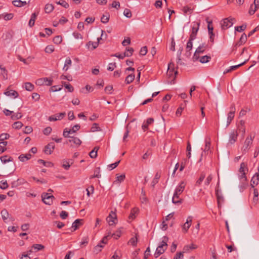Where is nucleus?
Wrapping results in <instances>:
<instances>
[{"instance_id": "nucleus-1", "label": "nucleus", "mask_w": 259, "mask_h": 259, "mask_svg": "<svg viewBox=\"0 0 259 259\" xmlns=\"http://www.w3.org/2000/svg\"><path fill=\"white\" fill-rule=\"evenodd\" d=\"M186 183L184 181H182L180 185L176 188L172 198V202L176 204H180L182 203L183 200L180 199L179 200H176V198L179 197V195L184 191Z\"/></svg>"}, {"instance_id": "nucleus-2", "label": "nucleus", "mask_w": 259, "mask_h": 259, "mask_svg": "<svg viewBox=\"0 0 259 259\" xmlns=\"http://www.w3.org/2000/svg\"><path fill=\"white\" fill-rule=\"evenodd\" d=\"M167 241L168 238L166 236H164L161 244L157 247L154 253V256L155 258H157L165 251L167 246L166 243Z\"/></svg>"}, {"instance_id": "nucleus-3", "label": "nucleus", "mask_w": 259, "mask_h": 259, "mask_svg": "<svg viewBox=\"0 0 259 259\" xmlns=\"http://www.w3.org/2000/svg\"><path fill=\"white\" fill-rule=\"evenodd\" d=\"M254 138V136H252L251 135H249L245 140L244 143V145L242 148V150L243 152H247L249 150L250 146L252 144L253 140Z\"/></svg>"}, {"instance_id": "nucleus-4", "label": "nucleus", "mask_w": 259, "mask_h": 259, "mask_svg": "<svg viewBox=\"0 0 259 259\" xmlns=\"http://www.w3.org/2000/svg\"><path fill=\"white\" fill-rule=\"evenodd\" d=\"M234 18H227L223 20L221 22V26L223 29H226L231 27L233 24Z\"/></svg>"}, {"instance_id": "nucleus-5", "label": "nucleus", "mask_w": 259, "mask_h": 259, "mask_svg": "<svg viewBox=\"0 0 259 259\" xmlns=\"http://www.w3.org/2000/svg\"><path fill=\"white\" fill-rule=\"evenodd\" d=\"M200 22H194V24L192 28L191 33L189 38L191 40H194L196 38V35L199 28Z\"/></svg>"}, {"instance_id": "nucleus-6", "label": "nucleus", "mask_w": 259, "mask_h": 259, "mask_svg": "<svg viewBox=\"0 0 259 259\" xmlns=\"http://www.w3.org/2000/svg\"><path fill=\"white\" fill-rule=\"evenodd\" d=\"M106 221L110 226L115 224L117 221L116 214L115 211H111L106 218Z\"/></svg>"}, {"instance_id": "nucleus-7", "label": "nucleus", "mask_w": 259, "mask_h": 259, "mask_svg": "<svg viewBox=\"0 0 259 259\" xmlns=\"http://www.w3.org/2000/svg\"><path fill=\"white\" fill-rule=\"evenodd\" d=\"M54 199V197L52 195H50L49 193H44L42 195V200L43 202L48 205H51L53 202V200Z\"/></svg>"}, {"instance_id": "nucleus-8", "label": "nucleus", "mask_w": 259, "mask_h": 259, "mask_svg": "<svg viewBox=\"0 0 259 259\" xmlns=\"http://www.w3.org/2000/svg\"><path fill=\"white\" fill-rule=\"evenodd\" d=\"M53 82V80L51 79H49L47 77L39 78L36 80V84L38 85H51Z\"/></svg>"}, {"instance_id": "nucleus-9", "label": "nucleus", "mask_w": 259, "mask_h": 259, "mask_svg": "<svg viewBox=\"0 0 259 259\" xmlns=\"http://www.w3.org/2000/svg\"><path fill=\"white\" fill-rule=\"evenodd\" d=\"M237 137V131L235 130H233L229 135V143L230 144H234L236 141Z\"/></svg>"}, {"instance_id": "nucleus-10", "label": "nucleus", "mask_w": 259, "mask_h": 259, "mask_svg": "<svg viewBox=\"0 0 259 259\" xmlns=\"http://www.w3.org/2000/svg\"><path fill=\"white\" fill-rule=\"evenodd\" d=\"M65 115H66V113L65 112H63L62 113H60L59 114H56L55 115L50 116L49 118V120L50 121L61 120V119H63L65 117Z\"/></svg>"}, {"instance_id": "nucleus-11", "label": "nucleus", "mask_w": 259, "mask_h": 259, "mask_svg": "<svg viewBox=\"0 0 259 259\" xmlns=\"http://www.w3.org/2000/svg\"><path fill=\"white\" fill-rule=\"evenodd\" d=\"M55 144L53 142L49 143L45 147L44 151L47 154H51L55 148Z\"/></svg>"}, {"instance_id": "nucleus-12", "label": "nucleus", "mask_w": 259, "mask_h": 259, "mask_svg": "<svg viewBox=\"0 0 259 259\" xmlns=\"http://www.w3.org/2000/svg\"><path fill=\"white\" fill-rule=\"evenodd\" d=\"M103 33H105V31L103 30H102V34L100 38H98V41L97 42H93L91 41H90L88 42L86 46L88 48H90V46H92V50H94L96 48H97L99 45V41H100V39H102V37L103 36Z\"/></svg>"}, {"instance_id": "nucleus-13", "label": "nucleus", "mask_w": 259, "mask_h": 259, "mask_svg": "<svg viewBox=\"0 0 259 259\" xmlns=\"http://www.w3.org/2000/svg\"><path fill=\"white\" fill-rule=\"evenodd\" d=\"M205 49H202V47H198V48L196 50L193 56L192 59L193 61L195 62L198 60L199 58V54L200 53H203Z\"/></svg>"}, {"instance_id": "nucleus-14", "label": "nucleus", "mask_w": 259, "mask_h": 259, "mask_svg": "<svg viewBox=\"0 0 259 259\" xmlns=\"http://www.w3.org/2000/svg\"><path fill=\"white\" fill-rule=\"evenodd\" d=\"M192 221V218L191 216H189L187 219L186 222L183 225V230L186 233L187 232L188 230L189 229L191 223Z\"/></svg>"}, {"instance_id": "nucleus-15", "label": "nucleus", "mask_w": 259, "mask_h": 259, "mask_svg": "<svg viewBox=\"0 0 259 259\" xmlns=\"http://www.w3.org/2000/svg\"><path fill=\"white\" fill-rule=\"evenodd\" d=\"M259 181V173H255V175L253 176L251 180V186L252 188H254V186H256Z\"/></svg>"}, {"instance_id": "nucleus-16", "label": "nucleus", "mask_w": 259, "mask_h": 259, "mask_svg": "<svg viewBox=\"0 0 259 259\" xmlns=\"http://www.w3.org/2000/svg\"><path fill=\"white\" fill-rule=\"evenodd\" d=\"M247 40V36L244 33L242 34L239 40L235 44L234 48L236 49L237 47L240 46L242 44H244Z\"/></svg>"}, {"instance_id": "nucleus-17", "label": "nucleus", "mask_w": 259, "mask_h": 259, "mask_svg": "<svg viewBox=\"0 0 259 259\" xmlns=\"http://www.w3.org/2000/svg\"><path fill=\"white\" fill-rule=\"evenodd\" d=\"M240 175L239 176L240 179L241 180L242 185L241 187L244 189L245 188L246 186L247 185V178L245 176V172L240 173Z\"/></svg>"}, {"instance_id": "nucleus-18", "label": "nucleus", "mask_w": 259, "mask_h": 259, "mask_svg": "<svg viewBox=\"0 0 259 259\" xmlns=\"http://www.w3.org/2000/svg\"><path fill=\"white\" fill-rule=\"evenodd\" d=\"M215 194L217 198V201L218 206L220 207L221 203L224 202V198L221 192H219L218 190H215Z\"/></svg>"}, {"instance_id": "nucleus-19", "label": "nucleus", "mask_w": 259, "mask_h": 259, "mask_svg": "<svg viewBox=\"0 0 259 259\" xmlns=\"http://www.w3.org/2000/svg\"><path fill=\"white\" fill-rule=\"evenodd\" d=\"M154 121V119L152 118H149L147 119L146 122H144L142 126V128L143 131H145L148 128L149 124H151Z\"/></svg>"}, {"instance_id": "nucleus-20", "label": "nucleus", "mask_w": 259, "mask_h": 259, "mask_svg": "<svg viewBox=\"0 0 259 259\" xmlns=\"http://www.w3.org/2000/svg\"><path fill=\"white\" fill-rule=\"evenodd\" d=\"M38 14V12H37V13H33L32 14V15L31 16L30 19V20L29 21V23H28V25L30 27H32V26H34L35 19H36Z\"/></svg>"}, {"instance_id": "nucleus-21", "label": "nucleus", "mask_w": 259, "mask_h": 259, "mask_svg": "<svg viewBox=\"0 0 259 259\" xmlns=\"http://www.w3.org/2000/svg\"><path fill=\"white\" fill-rule=\"evenodd\" d=\"M82 219H77L72 223L71 228L73 229V231L77 229L79 226L82 225Z\"/></svg>"}, {"instance_id": "nucleus-22", "label": "nucleus", "mask_w": 259, "mask_h": 259, "mask_svg": "<svg viewBox=\"0 0 259 259\" xmlns=\"http://www.w3.org/2000/svg\"><path fill=\"white\" fill-rule=\"evenodd\" d=\"M44 247H45L44 246L41 244H34L32 246V249H30V250H29L28 252L29 254H30L31 252H33L32 249H34L35 250L34 251L36 252L38 250H40L44 249Z\"/></svg>"}, {"instance_id": "nucleus-23", "label": "nucleus", "mask_w": 259, "mask_h": 259, "mask_svg": "<svg viewBox=\"0 0 259 259\" xmlns=\"http://www.w3.org/2000/svg\"><path fill=\"white\" fill-rule=\"evenodd\" d=\"M1 214H2V219L4 220V221L5 223H8L9 222L8 219H9V215L8 211L5 209H3L1 211Z\"/></svg>"}, {"instance_id": "nucleus-24", "label": "nucleus", "mask_w": 259, "mask_h": 259, "mask_svg": "<svg viewBox=\"0 0 259 259\" xmlns=\"http://www.w3.org/2000/svg\"><path fill=\"white\" fill-rule=\"evenodd\" d=\"M31 156L32 155L29 153L26 154H21L19 156L18 158L21 161L24 162L26 160L30 159L31 157Z\"/></svg>"}, {"instance_id": "nucleus-25", "label": "nucleus", "mask_w": 259, "mask_h": 259, "mask_svg": "<svg viewBox=\"0 0 259 259\" xmlns=\"http://www.w3.org/2000/svg\"><path fill=\"white\" fill-rule=\"evenodd\" d=\"M68 142L73 143L77 146H79L81 143V141L79 138L74 137H70V139L68 140Z\"/></svg>"}, {"instance_id": "nucleus-26", "label": "nucleus", "mask_w": 259, "mask_h": 259, "mask_svg": "<svg viewBox=\"0 0 259 259\" xmlns=\"http://www.w3.org/2000/svg\"><path fill=\"white\" fill-rule=\"evenodd\" d=\"M193 40H191V39L189 38L188 41L187 42V46H186V50H187V52H186V54L190 56V54H191V53L190 52V50H192V47H193V43H192V41Z\"/></svg>"}, {"instance_id": "nucleus-27", "label": "nucleus", "mask_w": 259, "mask_h": 259, "mask_svg": "<svg viewBox=\"0 0 259 259\" xmlns=\"http://www.w3.org/2000/svg\"><path fill=\"white\" fill-rule=\"evenodd\" d=\"M13 4L17 7H21L26 5L25 1H21V0H15L12 2Z\"/></svg>"}, {"instance_id": "nucleus-28", "label": "nucleus", "mask_w": 259, "mask_h": 259, "mask_svg": "<svg viewBox=\"0 0 259 259\" xmlns=\"http://www.w3.org/2000/svg\"><path fill=\"white\" fill-rule=\"evenodd\" d=\"M71 64L72 61L71 59L69 57H68L65 61L64 66L63 67V69L65 71H67L68 69H69V66H71Z\"/></svg>"}, {"instance_id": "nucleus-29", "label": "nucleus", "mask_w": 259, "mask_h": 259, "mask_svg": "<svg viewBox=\"0 0 259 259\" xmlns=\"http://www.w3.org/2000/svg\"><path fill=\"white\" fill-rule=\"evenodd\" d=\"M0 159L1 160V161L4 163H6L8 162L13 161V158L11 156H8V155H5L3 156H1L0 157Z\"/></svg>"}, {"instance_id": "nucleus-30", "label": "nucleus", "mask_w": 259, "mask_h": 259, "mask_svg": "<svg viewBox=\"0 0 259 259\" xmlns=\"http://www.w3.org/2000/svg\"><path fill=\"white\" fill-rule=\"evenodd\" d=\"M4 94L7 96H14L15 98L18 97L19 95L18 93L14 90L6 91L4 93Z\"/></svg>"}, {"instance_id": "nucleus-31", "label": "nucleus", "mask_w": 259, "mask_h": 259, "mask_svg": "<svg viewBox=\"0 0 259 259\" xmlns=\"http://www.w3.org/2000/svg\"><path fill=\"white\" fill-rule=\"evenodd\" d=\"M199 61L202 63H205L208 62L211 59L210 56L205 55L202 57H199Z\"/></svg>"}, {"instance_id": "nucleus-32", "label": "nucleus", "mask_w": 259, "mask_h": 259, "mask_svg": "<svg viewBox=\"0 0 259 259\" xmlns=\"http://www.w3.org/2000/svg\"><path fill=\"white\" fill-rule=\"evenodd\" d=\"M54 7L52 4H47L45 7V11L46 13H50L53 11Z\"/></svg>"}, {"instance_id": "nucleus-33", "label": "nucleus", "mask_w": 259, "mask_h": 259, "mask_svg": "<svg viewBox=\"0 0 259 259\" xmlns=\"http://www.w3.org/2000/svg\"><path fill=\"white\" fill-rule=\"evenodd\" d=\"M139 209L138 208H134L132 209L131 213L129 215L130 219H134L136 218V214L138 213Z\"/></svg>"}, {"instance_id": "nucleus-34", "label": "nucleus", "mask_w": 259, "mask_h": 259, "mask_svg": "<svg viewBox=\"0 0 259 259\" xmlns=\"http://www.w3.org/2000/svg\"><path fill=\"white\" fill-rule=\"evenodd\" d=\"M125 178V176L124 174L121 175H116V180L114 182V184L120 183L121 182L123 181Z\"/></svg>"}, {"instance_id": "nucleus-35", "label": "nucleus", "mask_w": 259, "mask_h": 259, "mask_svg": "<svg viewBox=\"0 0 259 259\" xmlns=\"http://www.w3.org/2000/svg\"><path fill=\"white\" fill-rule=\"evenodd\" d=\"M135 77V76L134 74H131L128 75L125 78V83L126 84H129V83H131L134 80Z\"/></svg>"}, {"instance_id": "nucleus-36", "label": "nucleus", "mask_w": 259, "mask_h": 259, "mask_svg": "<svg viewBox=\"0 0 259 259\" xmlns=\"http://www.w3.org/2000/svg\"><path fill=\"white\" fill-rule=\"evenodd\" d=\"M182 10L185 14H191L193 12V9L186 6L183 8Z\"/></svg>"}, {"instance_id": "nucleus-37", "label": "nucleus", "mask_w": 259, "mask_h": 259, "mask_svg": "<svg viewBox=\"0 0 259 259\" xmlns=\"http://www.w3.org/2000/svg\"><path fill=\"white\" fill-rule=\"evenodd\" d=\"M197 248V246L194 244H191L190 245L185 246L183 250L185 252L189 251V249H194Z\"/></svg>"}, {"instance_id": "nucleus-38", "label": "nucleus", "mask_w": 259, "mask_h": 259, "mask_svg": "<svg viewBox=\"0 0 259 259\" xmlns=\"http://www.w3.org/2000/svg\"><path fill=\"white\" fill-rule=\"evenodd\" d=\"M70 161H71V160H70ZM62 166L64 169L68 170L70 167V160H63Z\"/></svg>"}, {"instance_id": "nucleus-39", "label": "nucleus", "mask_w": 259, "mask_h": 259, "mask_svg": "<svg viewBox=\"0 0 259 259\" xmlns=\"http://www.w3.org/2000/svg\"><path fill=\"white\" fill-rule=\"evenodd\" d=\"M205 177V174L204 172H202L200 175V178L196 182L195 185L196 186H199L201 185L202 182L204 180Z\"/></svg>"}, {"instance_id": "nucleus-40", "label": "nucleus", "mask_w": 259, "mask_h": 259, "mask_svg": "<svg viewBox=\"0 0 259 259\" xmlns=\"http://www.w3.org/2000/svg\"><path fill=\"white\" fill-rule=\"evenodd\" d=\"M160 177V175L158 172H157L155 174V177L151 183V186L153 187H154V186L158 183V180L159 179Z\"/></svg>"}, {"instance_id": "nucleus-41", "label": "nucleus", "mask_w": 259, "mask_h": 259, "mask_svg": "<svg viewBox=\"0 0 259 259\" xmlns=\"http://www.w3.org/2000/svg\"><path fill=\"white\" fill-rule=\"evenodd\" d=\"M110 15L108 13L103 15L101 17V21L103 23H107L109 20Z\"/></svg>"}, {"instance_id": "nucleus-42", "label": "nucleus", "mask_w": 259, "mask_h": 259, "mask_svg": "<svg viewBox=\"0 0 259 259\" xmlns=\"http://www.w3.org/2000/svg\"><path fill=\"white\" fill-rule=\"evenodd\" d=\"M121 235V228H120L115 233H113L112 235H110V237H113L114 239H117L118 238L120 237Z\"/></svg>"}, {"instance_id": "nucleus-43", "label": "nucleus", "mask_w": 259, "mask_h": 259, "mask_svg": "<svg viewBox=\"0 0 259 259\" xmlns=\"http://www.w3.org/2000/svg\"><path fill=\"white\" fill-rule=\"evenodd\" d=\"M22 117V115L21 113L18 112L17 113H14L13 112V113L11 115V119L12 120H15L21 118Z\"/></svg>"}, {"instance_id": "nucleus-44", "label": "nucleus", "mask_w": 259, "mask_h": 259, "mask_svg": "<svg viewBox=\"0 0 259 259\" xmlns=\"http://www.w3.org/2000/svg\"><path fill=\"white\" fill-rule=\"evenodd\" d=\"M34 85L30 82H26L25 83V89L28 91H32L34 89Z\"/></svg>"}, {"instance_id": "nucleus-45", "label": "nucleus", "mask_w": 259, "mask_h": 259, "mask_svg": "<svg viewBox=\"0 0 259 259\" xmlns=\"http://www.w3.org/2000/svg\"><path fill=\"white\" fill-rule=\"evenodd\" d=\"M100 168L99 167L96 168L94 170V175L92 176L90 178L92 179V178H100L101 176L100 174Z\"/></svg>"}, {"instance_id": "nucleus-46", "label": "nucleus", "mask_w": 259, "mask_h": 259, "mask_svg": "<svg viewBox=\"0 0 259 259\" xmlns=\"http://www.w3.org/2000/svg\"><path fill=\"white\" fill-rule=\"evenodd\" d=\"M133 52V48H128L126 49V51L124 53V56H125L126 57H130L132 55Z\"/></svg>"}, {"instance_id": "nucleus-47", "label": "nucleus", "mask_w": 259, "mask_h": 259, "mask_svg": "<svg viewBox=\"0 0 259 259\" xmlns=\"http://www.w3.org/2000/svg\"><path fill=\"white\" fill-rule=\"evenodd\" d=\"M53 41L54 43L58 45L62 42V38L60 35H57L54 38Z\"/></svg>"}, {"instance_id": "nucleus-48", "label": "nucleus", "mask_w": 259, "mask_h": 259, "mask_svg": "<svg viewBox=\"0 0 259 259\" xmlns=\"http://www.w3.org/2000/svg\"><path fill=\"white\" fill-rule=\"evenodd\" d=\"M23 126V123L21 121H16L13 124V127L15 129H20Z\"/></svg>"}, {"instance_id": "nucleus-49", "label": "nucleus", "mask_w": 259, "mask_h": 259, "mask_svg": "<svg viewBox=\"0 0 259 259\" xmlns=\"http://www.w3.org/2000/svg\"><path fill=\"white\" fill-rule=\"evenodd\" d=\"M100 131H101V129L99 126L98 124H97L96 123H94L93 124L92 127H91V131L92 132H95Z\"/></svg>"}, {"instance_id": "nucleus-50", "label": "nucleus", "mask_w": 259, "mask_h": 259, "mask_svg": "<svg viewBox=\"0 0 259 259\" xmlns=\"http://www.w3.org/2000/svg\"><path fill=\"white\" fill-rule=\"evenodd\" d=\"M123 15L127 18H130L132 16L131 10L128 9H125L123 12Z\"/></svg>"}, {"instance_id": "nucleus-51", "label": "nucleus", "mask_w": 259, "mask_h": 259, "mask_svg": "<svg viewBox=\"0 0 259 259\" xmlns=\"http://www.w3.org/2000/svg\"><path fill=\"white\" fill-rule=\"evenodd\" d=\"M54 51V47L52 45H49L46 47L45 49V52L47 53H52Z\"/></svg>"}, {"instance_id": "nucleus-52", "label": "nucleus", "mask_w": 259, "mask_h": 259, "mask_svg": "<svg viewBox=\"0 0 259 259\" xmlns=\"http://www.w3.org/2000/svg\"><path fill=\"white\" fill-rule=\"evenodd\" d=\"M80 128V126L79 124H76L74 125L72 129H69L71 134L75 133L77 131H78Z\"/></svg>"}, {"instance_id": "nucleus-53", "label": "nucleus", "mask_w": 259, "mask_h": 259, "mask_svg": "<svg viewBox=\"0 0 259 259\" xmlns=\"http://www.w3.org/2000/svg\"><path fill=\"white\" fill-rule=\"evenodd\" d=\"M234 117V115L232 113H228V118H227V126H228L229 124L231 123L232 120L233 119Z\"/></svg>"}, {"instance_id": "nucleus-54", "label": "nucleus", "mask_w": 259, "mask_h": 259, "mask_svg": "<svg viewBox=\"0 0 259 259\" xmlns=\"http://www.w3.org/2000/svg\"><path fill=\"white\" fill-rule=\"evenodd\" d=\"M210 139H208V140H206L205 141V145L204 149L203 150L204 152L208 151L210 149Z\"/></svg>"}, {"instance_id": "nucleus-55", "label": "nucleus", "mask_w": 259, "mask_h": 259, "mask_svg": "<svg viewBox=\"0 0 259 259\" xmlns=\"http://www.w3.org/2000/svg\"><path fill=\"white\" fill-rule=\"evenodd\" d=\"M9 187L7 181H2L0 182V188L2 189H6Z\"/></svg>"}, {"instance_id": "nucleus-56", "label": "nucleus", "mask_w": 259, "mask_h": 259, "mask_svg": "<svg viewBox=\"0 0 259 259\" xmlns=\"http://www.w3.org/2000/svg\"><path fill=\"white\" fill-rule=\"evenodd\" d=\"M3 16L4 19L5 20H7V21L11 20L14 17V15L12 13L6 14L5 15H3Z\"/></svg>"}, {"instance_id": "nucleus-57", "label": "nucleus", "mask_w": 259, "mask_h": 259, "mask_svg": "<svg viewBox=\"0 0 259 259\" xmlns=\"http://www.w3.org/2000/svg\"><path fill=\"white\" fill-rule=\"evenodd\" d=\"M58 5H61L65 8H68L69 7V4L65 1L62 0L57 2Z\"/></svg>"}, {"instance_id": "nucleus-58", "label": "nucleus", "mask_w": 259, "mask_h": 259, "mask_svg": "<svg viewBox=\"0 0 259 259\" xmlns=\"http://www.w3.org/2000/svg\"><path fill=\"white\" fill-rule=\"evenodd\" d=\"M246 28V25L243 24L241 26H236L235 27V30L238 32H241L244 31Z\"/></svg>"}, {"instance_id": "nucleus-59", "label": "nucleus", "mask_w": 259, "mask_h": 259, "mask_svg": "<svg viewBox=\"0 0 259 259\" xmlns=\"http://www.w3.org/2000/svg\"><path fill=\"white\" fill-rule=\"evenodd\" d=\"M174 70V64L173 63H170L168 64V71L167 73L169 75H170V73H172Z\"/></svg>"}, {"instance_id": "nucleus-60", "label": "nucleus", "mask_w": 259, "mask_h": 259, "mask_svg": "<svg viewBox=\"0 0 259 259\" xmlns=\"http://www.w3.org/2000/svg\"><path fill=\"white\" fill-rule=\"evenodd\" d=\"M10 135L7 133H3L0 135V141H3L9 138Z\"/></svg>"}, {"instance_id": "nucleus-61", "label": "nucleus", "mask_w": 259, "mask_h": 259, "mask_svg": "<svg viewBox=\"0 0 259 259\" xmlns=\"http://www.w3.org/2000/svg\"><path fill=\"white\" fill-rule=\"evenodd\" d=\"M71 133L69 131V130L67 128H65L64 130L63 135L65 138H69L70 139L71 136H69V134H70Z\"/></svg>"}, {"instance_id": "nucleus-62", "label": "nucleus", "mask_w": 259, "mask_h": 259, "mask_svg": "<svg viewBox=\"0 0 259 259\" xmlns=\"http://www.w3.org/2000/svg\"><path fill=\"white\" fill-rule=\"evenodd\" d=\"M33 131V129L30 126H26L24 130H23V132L26 134H28L31 133Z\"/></svg>"}, {"instance_id": "nucleus-63", "label": "nucleus", "mask_w": 259, "mask_h": 259, "mask_svg": "<svg viewBox=\"0 0 259 259\" xmlns=\"http://www.w3.org/2000/svg\"><path fill=\"white\" fill-rule=\"evenodd\" d=\"M116 67V63H110L108 65V67L107 68V70L109 71H113L115 68Z\"/></svg>"}, {"instance_id": "nucleus-64", "label": "nucleus", "mask_w": 259, "mask_h": 259, "mask_svg": "<svg viewBox=\"0 0 259 259\" xmlns=\"http://www.w3.org/2000/svg\"><path fill=\"white\" fill-rule=\"evenodd\" d=\"M147 53V48L145 46L142 47L140 51V54L142 56H145Z\"/></svg>"}]
</instances>
